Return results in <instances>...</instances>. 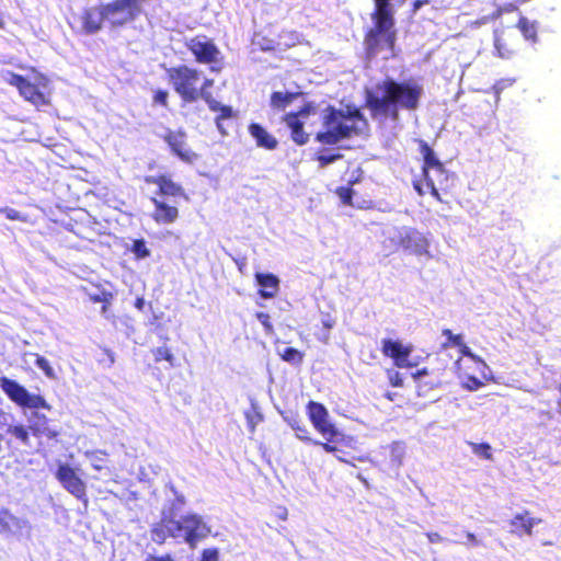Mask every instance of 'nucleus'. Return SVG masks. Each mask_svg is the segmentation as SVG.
I'll return each mask as SVG.
<instances>
[{
  "instance_id": "nucleus-1",
  "label": "nucleus",
  "mask_w": 561,
  "mask_h": 561,
  "mask_svg": "<svg viewBox=\"0 0 561 561\" xmlns=\"http://www.w3.org/2000/svg\"><path fill=\"white\" fill-rule=\"evenodd\" d=\"M423 94V85L415 80L388 79L367 92V104L375 118L397 122L399 110L415 111Z\"/></svg>"
},
{
  "instance_id": "nucleus-2",
  "label": "nucleus",
  "mask_w": 561,
  "mask_h": 561,
  "mask_svg": "<svg viewBox=\"0 0 561 561\" xmlns=\"http://www.w3.org/2000/svg\"><path fill=\"white\" fill-rule=\"evenodd\" d=\"M368 124L357 108L335 110L329 107L323 115V131L317 139L327 145H334L344 138L362 135L367 130Z\"/></svg>"
},
{
  "instance_id": "nucleus-3",
  "label": "nucleus",
  "mask_w": 561,
  "mask_h": 561,
  "mask_svg": "<svg viewBox=\"0 0 561 561\" xmlns=\"http://www.w3.org/2000/svg\"><path fill=\"white\" fill-rule=\"evenodd\" d=\"M375 28L369 32L366 37V45L369 55H377L380 50L387 49L392 56L396 34L393 31L392 14H374Z\"/></svg>"
},
{
  "instance_id": "nucleus-4",
  "label": "nucleus",
  "mask_w": 561,
  "mask_h": 561,
  "mask_svg": "<svg viewBox=\"0 0 561 561\" xmlns=\"http://www.w3.org/2000/svg\"><path fill=\"white\" fill-rule=\"evenodd\" d=\"M169 78L174 90L185 102H195L199 99L201 72L187 66H181L170 69Z\"/></svg>"
},
{
  "instance_id": "nucleus-5",
  "label": "nucleus",
  "mask_w": 561,
  "mask_h": 561,
  "mask_svg": "<svg viewBox=\"0 0 561 561\" xmlns=\"http://www.w3.org/2000/svg\"><path fill=\"white\" fill-rule=\"evenodd\" d=\"M170 527L171 531L179 534V538H183L192 548L210 534V527L197 514L183 515Z\"/></svg>"
},
{
  "instance_id": "nucleus-6",
  "label": "nucleus",
  "mask_w": 561,
  "mask_h": 561,
  "mask_svg": "<svg viewBox=\"0 0 561 561\" xmlns=\"http://www.w3.org/2000/svg\"><path fill=\"white\" fill-rule=\"evenodd\" d=\"M0 388L10 398V400L22 408L51 409L44 397L28 392L15 380L3 377L0 379Z\"/></svg>"
},
{
  "instance_id": "nucleus-7",
  "label": "nucleus",
  "mask_w": 561,
  "mask_h": 561,
  "mask_svg": "<svg viewBox=\"0 0 561 561\" xmlns=\"http://www.w3.org/2000/svg\"><path fill=\"white\" fill-rule=\"evenodd\" d=\"M142 0H115L103 5L105 21L112 25H123L135 19L140 12Z\"/></svg>"
},
{
  "instance_id": "nucleus-8",
  "label": "nucleus",
  "mask_w": 561,
  "mask_h": 561,
  "mask_svg": "<svg viewBox=\"0 0 561 561\" xmlns=\"http://www.w3.org/2000/svg\"><path fill=\"white\" fill-rule=\"evenodd\" d=\"M56 478L70 494L83 502L84 507L88 506L85 483L73 468L67 463L59 465Z\"/></svg>"
},
{
  "instance_id": "nucleus-9",
  "label": "nucleus",
  "mask_w": 561,
  "mask_h": 561,
  "mask_svg": "<svg viewBox=\"0 0 561 561\" xmlns=\"http://www.w3.org/2000/svg\"><path fill=\"white\" fill-rule=\"evenodd\" d=\"M47 79L42 75H34L32 79H23L18 90L20 95L35 106L46 105L48 103L45 90Z\"/></svg>"
},
{
  "instance_id": "nucleus-10",
  "label": "nucleus",
  "mask_w": 561,
  "mask_h": 561,
  "mask_svg": "<svg viewBox=\"0 0 561 561\" xmlns=\"http://www.w3.org/2000/svg\"><path fill=\"white\" fill-rule=\"evenodd\" d=\"M186 46L198 62L217 65L220 61V50L206 36H196L190 39Z\"/></svg>"
},
{
  "instance_id": "nucleus-11",
  "label": "nucleus",
  "mask_w": 561,
  "mask_h": 561,
  "mask_svg": "<svg viewBox=\"0 0 561 561\" xmlns=\"http://www.w3.org/2000/svg\"><path fill=\"white\" fill-rule=\"evenodd\" d=\"M422 153L424 157L423 175L425 184L431 190L432 195L438 198V190L435 188V179L432 173H438L439 176H443L444 167L434 151L425 144L422 146Z\"/></svg>"
},
{
  "instance_id": "nucleus-12",
  "label": "nucleus",
  "mask_w": 561,
  "mask_h": 561,
  "mask_svg": "<svg viewBox=\"0 0 561 561\" xmlns=\"http://www.w3.org/2000/svg\"><path fill=\"white\" fill-rule=\"evenodd\" d=\"M428 248L430 240L426 236L417 229L407 226L402 249L417 256L425 255L431 257L432 255L430 254Z\"/></svg>"
},
{
  "instance_id": "nucleus-13",
  "label": "nucleus",
  "mask_w": 561,
  "mask_h": 561,
  "mask_svg": "<svg viewBox=\"0 0 561 561\" xmlns=\"http://www.w3.org/2000/svg\"><path fill=\"white\" fill-rule=\"evenodd\" d=\"M26 420L32 435L37 438L46 437L48 439H54L59 435V431L50 426V420L38 411H32L26 416Z\"/></svg>"
},
{
  "instance_id": "nucleus-14",
  "label": "nucleus",
  "mask_w": 561,
  "mask_h": 561,
  "mask_svg": "<svg viewBox=\"0 0 561 561\" xmlns=\"http://www.w3.org/2000/svg\"><path fill=\"white\" fill-rule=\"evenodd\" d=\"M311 113V107L306 106L301 108L298 113H289L285 116L286 125L291 130V138L298 145H305L309 136L302 130V127L306 123V119L309 117Z\"/></svg>"
},
{
  "instance_id": "nucleus-15",
  "label": "nucleus",
  "mask_w": 561,
  "mask_h": 561,
  "mask_svg": "<svg viewBox=\"0 0 561 561\" xmlns=\"http://www.w3.org/2000/svg\"><path fill=\"white\" fill-rule=\"evenodd\" d=\"M411 352L412 348L410 346H404L398 341H382V353L393 358L396 366L399 368L409 367L411 365L408 359Z\"/></svg>"
},
{
  "instance_id": "nucleus-16",
  "label": "nucleus",
  "mask_w": 561,
  "mask_h": 561,
  "mask_svg": "<svg viewBox=\"0 0 561 561\" xmlns=\"http://www.w3.org/2000/svg\"><path fill=\"white\" fill-rule=\"evenodd\" d=\"M154 209L151 214L152 219L159 225H171L179 218V209L175 205H170L165 201L154 196L151 198Z\"/></svg>"
},
{
  "instance_id": "nucleus-17",
  "label": "nucleus",
  "mask_w": 561,
  "mask_h": 561,
  "mask_svg": "<svg viewBox=\"0 0 561 561\" xmlns=\"http://www.w3.org/2000/svg\"><path fill=\"white\" fill-rule=\"evenodd\" d=\"M165 141L169 144L172 151L183 161L193 162L197 156L193 152L185 141V135L181 131H169L165 137Z\"/></svg>"
},
{
  "instance_id": "nucleus-18",
  "label": "nucleus",
  "mask_w": 561,
  "mask_h": 561,
  "mask_svg": "<svg viewBox=\"0 0 561 561\" xmlns=\"http://www.w3.org/2000/svg\"><path fill=\"white\" fill-rule=\"evenodd\" d=\"M104 20L103 5L87 9L80 16L81 31L85 34H94L101 30Z\"/></svg>"
},
{
  "instance_id": "nucleus-19",
  "label": "nucleus",
  "mask_w": 561,
  "mask_h": 561,
  "mask_svg": "<svg viewBox=\"0 0 561 561\" xmlns=\"http://www.w3.org/2000/svg\"><path fill=\"white\" fill-rule=\"evenodd\" d=\"M405 230L407 226H392L383 229L382 249L387 252V255L402 249Z\"/></svg>"
},
{
  "instance_id": "nucleus-20",
  "label": "nucleus",
  "mask_w": 561,
  "mask_h": 561,
  "mask_svg": "<svg viewBox=\"0 0 561 561\" xmlns=\"http://www.w3.org/2000/svg\"><path fill=\"white\" fill-rule=\"evenodd\" d=\"M28 529V522L12 515L9 511H0V534L22 535Z\"/></svg>"
},
{
  "instance_id": "nucleus-21",
  "label": "nucleus",
  "mask_w": 561,
  "mask_h": 561,
  "mask_svg": "<svg viewBox=\"0 0 561 561\" xmlns=\"http://www.w3.org/2000/svg\"><path fill=\"white\" fill-rule=\"evenodd\" d=\"M539 523H541V519L530 516L528 512L518 513L511 520V533L518 537L531 535L533 528Z\"/></svg>"
},
{
  "instance_id": "nucleus-22",
  "label": "nucleus",
  "mask_w": 561,
  "mask_h": 561,
  "mask_svg": "<svg viewBox=\"0 0 561 561\" xmlns=\"http://www.w3.org/2000/svg\"><path fill=\"white\" fill-rule=\"evenodd\" d=\"M146 181L148 183H153V184L158 185L159 192L157 194V197L158 196L175 197V196L184 195L183 188L179 184L174 183L171 179H169L164 175L157 176V178L150 176V178H147Z\"/></svg>"
},
{
  "instance_id": "nucleus-23",
  "label": "nucleus",
  "mask_w": 561,
  "mask_h": 561,
  "mask_svg": "<svg viewBox=\"0 0 561 561\" xmlns=\"http://www.w3.org/2000/svg\"><path fill=\"white\" fill-rule=\"evenodd\" d=\"M250 135L255 139L256 145L267 150H274L278 142L274 136H272L265 128L260 124L252 123L249 126Z\"/></svg>"
},
{
  "instance_id": "nucleus-24",
  "label": "nucleus",
  "mask_w": 561,
  "mask_h": 561,
  "mask_svg": "<svg viewBox=\"0 0 561 561\" xmlns=\"http://www.w3.org/2000/svg\"><path fill=\"white\" fill-rule=\"evenodd\" d=\"M255 279L261 287L260 295L263 298H273L279 288V279L274 274L256 273Z\"/></svg>"
},
{
  "instance_id": "nucleus-25",
  "label": "nucleus",
  "mask_w": 561,
  "mask_h": 561,
  "mask_svg": "<svg viewBox=\"0 0 561 561\" xmlns=\"http://www.w3.org/2000/svg\"><path fill=\"white\" fill-rule=\"evenodd\" d=\"M176 523L175 519H163L151 530V539L157 543H162L167 537L179 538V534L171 531L170 525Z\"/></svg>"
},
{
  "instance_id": "nucleus-26",
  "label": "nucleus",
  "mask_w": 561,
  "mask_h": 561,
  "mask_svg": "<svg viewBox=\"0 0 561 561\" xmlns=\"http://www.w3.org/2000/svg\"><path fill=\"white\" fill-rule=\"evenodd\" d=\"M7 433L12 435L15 439H18L22 445L30 446L31 443V430L28 425L25 426L23 424H10L7 427Z\"/></svg>"
},
{
  "instance_id": "nucleus-27",
  "label": "nucleus",
  "mask_w": 561,
  "mask_h": 561,
  "mask_svg": "<svg viewBox=\"0 0 561 561\" xmlns=\"http://www.w3.org/2000/svg\"><path fill=\"white\" fill-rule=\"evenodd\" d=\"M390 462L397 470L403 465L407 446L403 442H393L390 446Z\"/></svg>"
},
{
  "instance_id": "nucleus-28",
  "label": "nucleus",
  "mask_w": 561,
  "mask_h": 561,
  "mask_svg": "<svg viewBox=\"0 0 561 561\" xmlns=\"http://www.w3.org/2000/svg\"><path fill=\"white\" fill-rule=\"evenodd\" d=\"M85 457L89 459L91 467L96 470L103 472L105 477L112 479L111 470L104 466L105 454L101 451H85Z\"/></svg>"
},
{
  "instance_id": "nucleus-29",
  "label": "nucleus",
  "mask_w": 561,
  "mask_h": 561,
  "mask_svg": "<svg viewBox=\"0 0 561 561\" xmlns=\"http://www.w3.org/2000/svg\"><path fill=\"white\" fill-rule=\"evenodd\" d=\"M316 430L325 438L327 442H337L341 436L337 428L329 422L328 417L313 425Z\"/></svg>"
},
{
  "instance_id": "nucleus-30",
  "label": "nucleus",
  "mask_w": 561,
  "mask_h": 561,
  "mask_svg": "<svg viewBox=\"0 0 561 561\" xmlns=\"http://www.w3.org/2000/svg\"><path fill=\"white\" fill-rule=\"evenodd\" d=\"M494 49L496 56L502 59H510L514 55V51L503 42L502 32L499 30L494 31Z\"/></svg>"
},
{
  "instance_id": "nucleus-31",
  "label": "nucleus",
  "mask_w": 561,
  "mask_h": 561,
  "mask_svg": "<svg viewBox=\"0 0 561 561\" xmlns=\"http://www.w3.org/2000/svg\"><path fill=\"white\" fill-rule=\"evenodd\" d=\"M518 28L526 39L536 42L537 26L535 22H530L527 18L522 16L518 21Z\"/></svg>"
},
{
  "instance_id": "nucleus-32",
  "label": "nucleus",
  "mask_w": 561,
  "mask_h": 561,
  "mask_svg": "<svg viewBox=\"0 0 561 561\" xmlns=\"http://www.w3.org/2000/svg\"><path fill=\"white\" fill-rule=\"evenodd\" d=\"M308 411L313 425L328 417L327 409L320 403L311 401L308 405Z\"/></svg>"
},
{
  "instance_id": "nucleus-33",
  "label": "nucleus",
  "mask_w": 561,
  "mask_h": 561,
  "mask_svg": "<svg viewBox=\"0 0 561 561\" xmlns=\"http://www.w3.org/2000/svg\"><path fill=\"white\" fill-rule=\"evenodd\" d=\"M208 104L209 108L213 112H218L221 118H231L232 117V108L230 106L222 105L218 101L211 99V95L208 94L207 98H202Z\"/></svg>"
},
{
  "instance_id": "nucleus-34",
  "label": "nucleus",
  "mask_w": 561,
  "mask_h": 561,
  "mask_svg": "<svg viewBox=\"0 0 561 561\" xmlns=\"http://www.w3.org/2000/svg\"><path fill=\"white\" fill-rule=\"evenodd\" d=\"M248 427L251 433H254L255 426L262 421V414L257 410L256 404L252 401L251 410L245 411Z\"/></svg>"
},
{
  "instance_id": "nucleus-35",
  "label": "nucleus",
  "mask_w": 561,
  "mask_h": 561,
  "mask_svg": "<svg viewBox=\"0 0 561 561\" xmlns=\"http://www.w3.org/2000/svg\"><path fill=\"white\" fill-rule=\"evenodd\" d=\"M295 95L290 93L274 92L271 98V105L274 108L284 110Z\"/></svg>"
},
{
  "instance_id": "nucleus-36",
  "label": "nucleus",
  "mask_w": 561,
  "mask_h": 561,
  "mask_svg": "<svg viewBox=\"0 0 561 561\" xmlns=\"http://www.w3.org/2000/svg\"><path fill=\"white\" fill-rule=\"evenodd\" d=\"M156 362L167 360L171 367L175 366V357L167 346L152 350Z\"/></svg>"
},
{
  "instance_id": "nucleus-37",
  "label": "nucleus",
  "mask_w": 561,
  "mask_h": 561,
  "mask_svg": "<svg viewBox=\"0 0 561 561\" xmlns=\"http://www.w3.org/2000/svg\"><path fill=\"white\" fill-rule=\"evenodd\" d=\"M471 446L472 453L483 459L491 460L492 459V448L486 443H469Z\"/></svg>"
},
{
  "instance_id": "nucleus-38",
  "label": "nucleus",
  "mask_w": 561,
  "mask_h": 561,
  "mask_svg": "<svg viewBox=\"0 0 561 561\" xmlns=\"http://www.w3.org/2000/svg\"><path fill=\"white\" fill-rule=\"evenodd\" d=\"M279 354L285 362L290 364H300L304 358L302 353H300L298 350L294 347H286Z\"/></svg>"
},
{
  "instance_id": "nucleus-39",
  "label": "nucleus",
  "mask_w": 561,
  "mask_h": 561,
  "mask_svg": "<svg viewBox=\"0 0 561 561\" xmlns=\"http://www.w3.org/2000/svg\"><path fill=\"white\" fill-rule=\"evenodd\" d=\"M33 356H35V364H36V366L41 370H43L45 376L50 378V379H56L55 370L50 366L49 362L45 357H43V356H41L38 354H33Z\"/></svg>"
},
{
  "instance_id": "nucleus-40",
  "label": "nucleus",
  "mask_w": 561,
  "mask_h": 561,
  "mask_svg": "<svg viewBox=\"0 0 561 561\" xmlns=\"http://www.w3.org/2000/svg\"><path fill=\"white\" fill-rule=\"evenodd\" d=\"M131 251L138 259H145L150 255V251L144 240H135Z\"/></svg>"
},
{
  "instance_id": "nucleus-41",
  "label": "nucleus",
  "mask_w": 561,
  "mask_h": 561,
  "mask_svg": "<svg viewBox=\"0 0 561 561\" xmlns=\"http://www.w3.org/2000/svg\"><path fill=\"white\" fill-rule=\"evenodd\" d=\"M443 335L447 337V342L443 344L444 348H447L449 346H458L463 341L462 335H455L449 329H444Z\"/></svg>"
},
{
  "instance_id": "nucleus-42",
  "label": "nucleus",
  "mask_w": 561,
  "mask_h": 561,
  "mask_svg": "<svg viewBox=\"0 0 561 561\" xmlns=\"http://www.w3.org/2000/svg\"><path fill=\"white\" fill-rule=\"evenodd\" d=\"M461 385L469 391H474L483 386V382L473 376H465L461 380Z\"/></svg>"
},
{
  "instance_id": "nucleus-43",
  "label": "nucleus",
  "mask_w": 561,
  "mask_h": 561,
  "mask_svg": "<svg viewBox=\"0 0 561 561\" xmlns=\"http://www.w3.org/2000/svg\"><path fill=\"white\" fill-rule=\"evenodd\" d=\"M298 438L304 442H307V443H310V444H313L317 446H321L327 453H336L337 451V448L334 445L330 444L331 442L322 443L319 440H314V439L310 438L309 436H302L300 434H298Z\"/></svg>"
},
{
  "instance_id": "nucleus-44",
  "label": "nucleus",
  "mask_w": 561,
  "mask_h": 561,
  "mask_svg": "<svg viewBox=\"0 0 561 561\" xmlns=\"http://www.w3.org/2000/svg\"><path fill=\"white\" fill-rule=\"evenodd\" d=\"M1 78L3 81L8 82L11 85L19 88L22 80L24 79L22 76L15 75L9 70L1 71Z\"/></svg>"
},
{
  "instance_id": "nucleus-45",
  "label": "nucleus",
  "mask_w": 561,
  "mask_h": 561,
  "mask_svg": "<svg viewBox=\"0 0 561 561\" xmlns=\"http://www.w3.org/2000/svg\"><path fill=\"white\" fill-rule=\"evenodd\" d=\"M390 0H375V13L374 14H392L390 4Z\"/></svg>"
},
{
  "instance_id": "nucleus-46",
  "label": "nucleus",
  "mask_w": 561,
  "mask_h": 561,
  "mask_svg": "<svg viewBox=\"0 0 561 561\" xmlns=\"http://www.w3.org/2000/svg\"><path fill=\"white\" fill-rule=\"evenodd\" d=\"M201 561H219V551L216 548L204 549Z\"/></svg>"
},
{
  "instance_id": "nucleus-47",
  "label": "nucleus",
  "mask_w": 561,
  "mask_h": 561,
  "mask_svg": "<svg viewBox=\"0 0 561 561\" xmlns=\"http://www.w3.org/2000/svg\"><path fill=\"white\" fill-rule=\"evenodd\" d=\"M339 197L341 198V201L346 204V205H351L352 204V195H353V190L350 188V187H340L337 191H336Z\"/></svg>"
},
{
  "instance_id": "nucleus-48",
  "label": "nucleus",
  "mask_w": 561,
  "mask_h": 561,
  "mask_svg": "<svg viewBox=\"0 0 561 561\" xmlns=\"http://www.w3.org/2000/svg\"><path fill=\"white\" fill-rule=\"evenodd\" d=\"M478 366V371L480 373L481 377L485 380H492L493 375L490 369V367L485 364V362L481 358V362H476Z\"/></svg>"
},
{
  "instance_id": "nucleus-49",
  "label": "nucleus",
  "mask_w": 561,
  "mask_h": 561,
  "mask_svg": "<svg viewBox=\"0 0 561 561\" xmlns=\"http://www.w3.org/2000/svg\"><path fill=\"white\" fill-rule=\"evenodd\" d=\"M256 318L260 321V323L264 327L265 332L267 334H271L273 332V325L270 322V316L267 313H264V312H259L256 314Z\"/></svg>"
},
{
  "instance_id": "nucleus-50",
  "label": "nucleus",
  "mask_w": 561,
  "mask_h": 561,
  "mask_svg": "<svg viewBox=\"0 0 561 561\" xmlns=\"http://www.w3.org/2000/svg\"><path fill=\"white\" fill-rule=\"evenodd\" d=\"M341 158V154H331V153H322L318 157V161L320 162L321 167H325L328 164L333 163L337 159Z\"/></svg>"
},
{
  "instance_id": "nucleus-51",
  "label": "nucleus",
  "mask_w": 561,
  "mask_h": 561,
  "mask_svg": "<svg viewBox=\"0 0 561 561\" xmlns=\"http://www.w3.org/2000/svg\"><path fill=\"white\" fill-rule=\"evenodd\" d=\"M457 347H459L460 354L462 356H466V357L472 359L473 362H481V357H479L478 355L473 354L471 352V350L463 343V341Z\"/></svg>"
},
{
  "instance_id": "nucleus-52",
  "label": "nucleus",
  "mask_w": 561,
  "mask_h": 561,
  "mask_svg": "<svg viewBox=\"0 0 561 561\" xmlns=\"http://www.w3.org/2000/svg\"><path fill=\"white\" fill-rule=\"evenodd\" d=\"M213 85V80L210 79H207V78H204L202 75H201V84H199V88H201V96L199 98H207L208 94H210L208 92V89Z\"/></svg>"
},
{
  "instance_id": "nucleus-53",
  "label": "nucleus",
  "mask_w": 561,
  "mask_h": 561,
  "mask_svg": "<svg viewBox=\"0 0 561 561\" xmlns=\"http://www.w3.org/2000/svg\"><path fill=\"white\" fill-rule=\"evenodd\" d=\"M1 213L4 214V216L10 220H21L22 216L21 214L15 210L14 208L5 207L0 209Z\"/></svg>"
},
{
  "instance_id": "nucleus-54",
  "label": "nucleus",
  "mask_w": 561,
  "mask_h": 561,
  "mask_svg": "<svg viewBox=\"0 0 561 561\" xmlns=\"http://www.w3.org/2000/svg\"><path fill=\"white\" fill-rule=\"evenodd\" d=\"M432 174H433V176L435 179V188L437 190V185L443 188L445 183L448 180L446 171L444 170V175L443 176H439L438 173H432Z\"/></svg>"
},
{
  "instance_id": "nucleus-55",
  "label": "nucleus",
  "mask_w": 561,
  "mask_h": 561,
  "mask_svg": "<svg viewBox=\"0 0 561 561\" xmlns=\"http://www.w3.org/2000/svg\"><path fill=\"white\" fill-rule=\"evenodd\" d=\"M321 322H322V325H323L327 330H330V329H332V328L334 327V324H335V319H334V318H332L330 314H324V316L322 317Z\"/></svg>"
},
{
  "instance_id": "nucleus-56",
  "label": "nucleus",
  "mask_w": 561,
  "mask_h": 561,
  "mask_svg": "<svg viewBox=\"0 0 561 561\" xmlns=\"http://www.w3.org/2000/svg\"><path fill=\"white\" fill-rule=\"evenodd\" d=\"M227 119L228 118H221V116H217L216 117L217 128L220 131V134L224 135V136H226L228 134L227 128L225 126V121H227Z\"/></svg>"
},
{
  "instance_id": "nucleus-57",
  "label": "nucleus",
  "mask_w": 561,
  "mask_h": 561,
  "mask_svg": "<svg viewBox=\"0 0 561 561\" xmlns=\"http://www.w3.org/2000/svg\"><path fill=\"white\" fill-rule=\"evenodd\" d=\"M168 99V92L165 91H158L154 95V102L160 103L162 105L167 104Z\"/></svg>"
},
{
  "instance_id": "nucleus-58",
  "label": "nucleus",
  "mask_w": 561,
  "mask_h": 561,
  "mask_svg": "<svg viewBox=\"0 0 561 561\" xmlns=\"http://www.w3.org/2000/svg\"><path fill=\"white\" fill-rule=\"evenodd\" d=\"M145 561H174L171 556H148Z\"/></svg>"
},
{
  "instance_id": "nucleus-59",
  "label": "nucleus",
  "mask_w": 561,
  "mask_h": 561,
  "mask_svg": "<svg viewBox=\"0 0 561 561\" xmlns=\"http://www.w3.org/2000/svg\"><path fill=\"white\" fill-rule=\"evenodd\" d=\"M426 537L428 538V541L433 543L444 541V538L437 533H427Z\"/></svg>"
},
{
  "instance_id": "nucleus-60",
  "label": "nucleus",
  "mask_w": 561,
  "mask_h": 561,
  "mask_svg": "<svg viewBox=\"0 0 561 561\" xmlns=\"http://www.w3.org/2000/svg\"><path fill=\"white\" fill-rule=\"evenodd\" d=\"M390 380L393 386H401V379L398 373H396L394 376L390 378Z\"/></svg>"
},
{
  "instance_id": "nucleus-61",
  "label": "nucleus",
  "mask_w": 561,
  "mask_h": 561,
  "mask_svg": "<svg viewBox=\"0 0 561 561\" xmlns=\"http://www.w3.org/2000/svg\"><path fill=\"white\" fill-rule=\"evenodd\" d=\"M318 339H319L321 342L325 343V344H327V343H329V340H330V333H329V330H328L325 333H323V334L319 335V336H318Z\"/></svg>"
},
{
  "instance_id": "nucleus-62",
  "label": "nucleus",
  "mask_w": 561,
  "mask_h": 561,
  "mask_svg": "<svg viewBox=\"0 0 561 561\" xmlns=\"http://www.w3.org/2000/svg\"><path fill=\"white\" fill-rule=\"evenodd\" d=\"M467 538H468V541L472 545H478V540L476 538V536L471 533H468L467 534Z\"/></svg>"
},
{
  "instance_id": "nucleus-63",
  "label": "nucleus",
  "mask_w": 561,
  "mask_h": 561,
  "mask_svg": "<svg viewBox=\"0 0 561 561\" xmlns=\"http://www.w3.org/2000/svg\"><path fill=\"white\" fill-rule=\"evenodd\" d=\"M295 430H296V435L297 436H298V434H300L302 436H308L307 435L308 431L305 427L297 426Z\"/></svg>"
},
{
  "instance_id": "nucleus-64",
  "label": "nucleus",
  "mask_w": 561,
  "mask_h": 561,
  "mask_svg": "<svg viewBox=\"0 0 561 561\" xmlns=\"http://www.w3.org/2000/svg\"><path fill=\"white\" fill-rule=\"evenodd\" d=\"M135 306H136L137 309L142 310V308L145 306L144 298H137Z\"/></svg>"
}]
</instances>
